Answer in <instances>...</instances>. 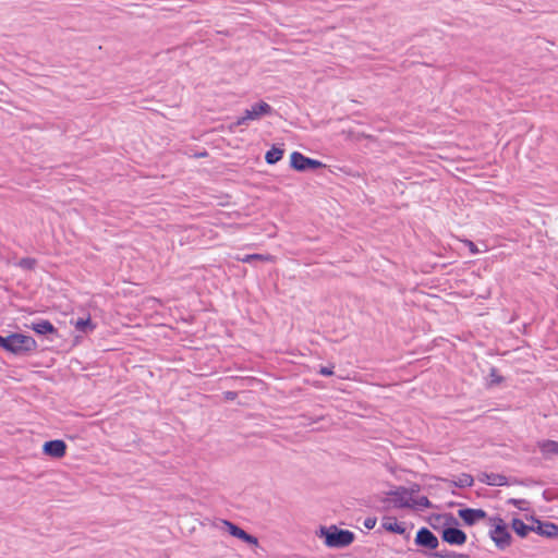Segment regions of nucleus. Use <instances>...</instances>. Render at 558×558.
<instances>
[{"label": "nucleus", "instance_id": "nucleus-35", "mask_svg": "<svg viewBox=\"0 0 558 558\" xmlns=\"http://www.w3.org/2000/svg\"><path fill=\"white\" fill-rule=\"evenodd\" d=\"M457 558H470V555L457 553Z\"/></svg>", "mask_w": 558, "mask_h": 558}, {"label": "nucleus", "instance_id": "nucleus-32", "mask_svg": "<svg viewBox=\"0 0 558 558\" xmlns=\"http://www.w3.org/2000/svg\"><path fill=\"white\" fill-rule=\"evenodd\" d=\"M525 519L527 521H531L533 523L532 525H537V522H542L543 521L539 518H537L535 514L525 515Z\"/></svg>", "mask_w": 558, "mask_h": 558}, {"label": "nucleus", "instance_id": "nucleus-3", "mask_svg": "<svg viewBox=\"0 0 558 558\" xmlns=\"http://www.w3.org/2000/svg\"><path fill=\"white\" fill-rule=\"evenodd\" d=\"M315 535L323 541L328 548L342 549L349 547L355 541V534L345 529H341L336 524L319 525L315 531Z\"/></svg>", "mask_w": 558, "mask_h": 558}, {"label": "nucleus", "instance_id": "nucleus-22", "mask_svg": "<svg viewBox=\"0 0 558 558\" xmlns=\"http://www.w3.org/2000/svg\"><path fill=\"white\" fill-rule=\"evenodd\" d=\"M451 483L458 488H465L473 486L474 478L471 474L462 473L457 481H451Z\"/></svg>", "mask_w": 558, "mask_h": 558}, {"label": "nucleus", "instance_id": "nucleus-29", "mask_svg": "<svg viewBox=\"0 0 558 558\" xmlns=\"http://www.w3.org/2000/svg\"><path fill=\"white\" fill-rule=\"evenodd\" d=\"M376 523H377V518L376 517H367L364 520V526L367 530H373L376 526Z\"/></svg>", "mask_w": 558, "mask_h": 558}, {"label": "nucleus", "instance_id": "nucleus-20", "mask_svg": "<svg viewBox=\"0 0 558 558\" xmlns=\"http://www.w3.org/2000/svg\"><path fill=\"white\" fill-rule=\"evenodd\" d=\"M434 507V504L426 496L411 498V510L420 511L424 509H433Z\"/></svg>", "mask_w": 558, "mask_h": 558}, {"label": "nucleus", "instance_id": "nucleus-27", "mask_svg": "<svg viewBox=\"0 0 558 558\" xmlns=\"http://www.w3.org/2000/svg\"><path fill=\"white\" fill-rule=\"evenodd\" d=\"M333 365H330V366H319V369L317 371V373L324 377H330L333 375Z\"/></svg>", "mask_w": 558, "mask_h": 558}, {"label": "nucleus", "instance_id": "nucleus-13", "mask_svg": "<svg viewBox=\"0 0 558 558\" xmlns=\"http://www.w3.org/2000/svg\"><path fill=\"white\" fill-rule=\"evenodd\" d=\"M381 529L388 533L398 534L409 539L410 534L407 533V527L403 522H398L396 517H384Z\"/></svg>", "mask_w": 558, "mask_h": 558}, {"label": "nucleus", "instance_id": "nucleus-10", "mask_svg": "<svg viewBox=\"0 0 558 558\" xmlns=\"http://www.w3.org/2000/svg\"><path fill=\"white\" fill-rule=\"evenodd\" d=\"M414 544L425 551H437L439 539L428 527L422 526L416 532Z\"/></svg>", "mask_w": 558, "mask_h": 558}, {"label": "nucleus", "instance_id": "nucleus-26", "mask_svg": "<svg viewBox=\"0 0 558 558\" xmlns=\"http://www.w3.org/2000/svg\"><path fill=\"white\" fill-rule=\"evenodd\" d=\"M36 265L37 260L33 257H23L16 263V266L24 270H34Z\"/></svg>", "mask_w": 558, "mask_h": 558}, {"label": "nucleus", "instance_id": "nucleus-9", "mask_svg": "<svg viewBox=\"0 0 558 558\" xmlns=\"http://www.w3.org/2000/svg\"><path fill=\"white\" fill-rule=\"evenodd\" d=\"M458 520L460 519L465 526H474L478 522L486 520L488 522V513L482 508H471L462 506L458 512Z\"/></svg>", "mask_w": 558, "mask_h": 558}, {"label": "nucleus", "instance_id": "nucleus-34", "mask_svg": "<svg viewBox=\"0 0 558 558\" xmlns=\"http://www.w3.org/2000/svg\"><path fill=\"white\" fill-rule=\"evenodd\" d=\"M543 497H544V499H545V500H547V501H550V500H551V498L548 496V490H544V492H543Z\"/></svg>", "mask_w": 558, "mask_h": 558}, {"label": "nucleus", "instance_id": "nucleus-16", "mask_svg": "<svg viewBox=\"0 0 558 558\" xmlns=\"http://www.w3.org/2000/svg\"><path fill=\"white\" fill-rule=\"evenodd\" d=\"M509 525L511 531L520 538H525L531 532H534V525L526 524L519 517H513Z\"/></svg>", "mask_w": 558, "mask_h": 558}, {"label": "nucleus", "instance_id": "nucleus-25", "mask_svg": "<svg viewBox=\"0 0 558 558\" xmlns=\"http://www.w3.org/2000/svg\"><path fill=\"white\" fill-rule=\"evenodd\" d=\"M422 489V486L417 483H412L409 487L399 486V492L401 494H408L409 498H414V495L418 494Z\"/></svg>", "mask_w": 558, "mask_h": 558}, {"label": "nucleus", "instance_id": "nucleus-5", "mask_svg": "<svg viewBox=\"0 0 558 558\" xmlns=\"http://www.w3.org/2000/svg\"><path fill=\"white\" fill-rule=\"evenodd\" d=\"M275 112L274 108L264 100H259L252 105L251 108L245 109L243 114L230 125V130L235 126L247 125L250 121L259 120L263 117L271 116Z\"/></svg>", "mask_w": 558, "mask_h": 558}, {"label": "nucleus", "instance_id": "nucleus-18", "mask_svg": "<svg viewBox=\"0 0 558 558\" xmlns=\"http://www.w3.org/2000/svg\"><path fill=\"white\" fill-rule=\"evenodd\" d=\"M286 149L283 148V144L277 145L274 144L265 154V161L267 165H276L279 162L284 156Z\"/></svg>", "mask_w": 558, "mask_h": 558}, {"label": "nucleus", "instance_id": "nucleus-36", "mask_svg": "<svg viewBox=\"0 0 558 558\" xmlns=\"http://www.w3.org/2000/svg\"><path fill=\"white\" fill-rule=\"evenodd\" d=\"M440 520H435V519H432V522L437 524V522H439Z\"/></svg>", "mask_w": 558, "mask_h": 558}, {"label": "nucleus", "instance_id": "nucleus-14", "mask_svg": "<svg viewBox=\"0 0 558 558\" xmlns=\"http://www.w3.org/2000/svg\"><path fill=\"white\" fill-rule=\"evenodd\" d=\"M534 533L548 539H557L558 524L543 520L542 522H537V525H534Z\"/></svg>", "mask_w": 558, "mask_h": 558}, {"label": "nucleus", "instance_id": "nucleus-21", "mask_svg": "<svg viewBox=\"0 0 558 558\" xmlns=\"http://www.w3.org/2000/svg\"><path fill=\"white\" fill-rule=\"evenodd\" d=\"M272 259V255L259 253L246 254L243 258H239V260H241L242 263L247 264H252L253 262H271Z\"/></svg>", "mask_w": 558, "mask_h": 558}, {"label": "nucleus", "instance_id": "nucleus-24", "mask_svg": "<svg viewBox=\"0 0 558 558\" xmlns=\"http://www.w3.org/2000/svg\"><path fill=\"white\" fill-rule=\"evenodd\" d=\"M427 558H457V553L451 550L422 551Z\"/></svg>", "mask_w": 558, "mask_h": 558}, {"label": "nucleus", "instance_id": "nucleus-33", "mask_svg": "<svg viewBox=\"0 0 558 558\" xmlns=\"http://www.w3.org/2000/svg\"><path fill=\"white\" fill-rule=\"evenodd\" d=\"M208 156V151L206 149H203L202 151H197L194 154L195 158H205Z\"/></svg>", "mask_w": 558, "mask_h": 558}, {"label": "nucleus", "instance_id": "nucleus-19", "mask_svg": "<svg viewBox=\"0 0 558 558\" xmlns=\"http://www.w3.org/2000/svg\"><path fill=\"white\" fill-rule=\"evenodd\" d=\"M75 329L84 335H88L90 332H93L97 325L96 323L93 322L90 315H88L87 317H78L75 322H71Z\"/></svg>", "mask_w": 558, "mask_h": 558}, {"label": "nucleus", "instance_id": "nucleus-4", "mask_svg": "<svg viewBox=\"0 0 558 558\" xmlns=\"http://www.w3.org/2000/svg\"><path fill=\"white\" fill-rule=\"evenodd\" d=\"M488 536L498 550L505 551L509 548L514 538L511 534L509 523H507L499 514L488 518Z\"/></svg>", "mask_w": 558, "mask_h": 558}, {"label": "nucleus", "instance_id": "nucleus-6", "mask_svg": "<svg viewBox=\"0 0 558 558\" xmlns=\"http://www.w3.org/2000/svg\"><path fill=\"white\" fill-rule=\"evenodd\" d=\"M289 166L292 170L301 173L316 172L326 168V165L320 160L307 157L298 150L290 154Z\"/></svg>", "mask_w": 558, "mask_h": 558}, {"label": "nucleus", "instance_id": "nucleus-12", "mask_svg": "<svg viewBox=\"0 0 558 558\" xmlns=\"http://www.w3.org/2000/svg\"><path fill=\"white\" fill-rule=\"evenodd\" d=\"M478 481L489 486H509L510 484L518 483L522 484V481L517 478L510 480L504 474L482 472L478 475Z\"/></svg>", "mask_w": 558, "mask_h": 558}, {"label": "nucleus", "instance_id": "nucleus-11", "mask_svg": "<svg viewBox=\"0 0 558 558\" xmlns=\"http://www.w3.org/2000/svg\"><path fill=\"white\" fill-rule=\"evenodd\" d=\"M66 442L63 439L47 440L43 445V453L52 459H61L66 454Z\"/></svg>", "mask_w": 558, "mask_h": 558}, {"label": "nucleus", "instance_id": "nucleus-8", "mask_svg": "<svg viewBox=\"0 0 558 558\" xmlns=\"http://www.w3.org/2000/svg\"><path fill=\"white\" fill-rule=\"evenodd\" d=\"M25 328L31 329L37 336L44 337L49 341L60 337L58 328L48 319H37L29 324H24Z\"/></svg>", "mask_w": 558, "mask_h": 558}, {"label": "nucleus", "instance_id": "nucleus-23", "mask_svg": "<svg viewBox=\"0 0 558 558\" xmlns=\"http://www.w3.org/2000/svg\"><path fill=\"white\" fill-rule=\"evenodd\" d=\"M489 381L487 383V387L492 388L494 386H498L505 381V377L499 375L497 367L492 366L489 368Z\"/></svg>", "mask_w": 558, "mask_h": 558}, {"label": "nucleus", "instance_id": "nucleus-30", "mask_svg": "<svg viewBox=\"0 0 558 558\" xmlns=\"http://www.w3.org/2000/svg\"><path fill=\"white\" fill-rule=\"evenodd\" d=\"M464 244L469 247V251L472 255H475L480 252V250L477 248L476 244L473 241L465 239Z\"/></svg>", "mask_w": 558, "mask_h": 558}, {"label": "nucleus", "instance_id": "nucleus-2", "mask_svg": "<svg viewBox=\"0 0 558 558\" xmlns=\"http://www.w3.org/2000/svg\"><path fill=\"white\" fill-rule=\"evenodd\" d=\"M37 348V341L29 335L13 331L7 336L0 335V349L14 356H27Z\"/></svg>", "mask_w": 558, "mask_h": 558}, {"label": "nucleus", "instance_id": "nucleus-15", "mask_svg": "<svg viewBox=\"0 0 558 558\" xmlns=\"http://www.w3.org/2000/svg\"><path fill=\"white\" fill-rule=\"evenodd\" d=\"M388 499L392 501L393 507L397 509H410L411 498H409L408 494H401L399 492V486L395 487L386 493Z\"/></svg>", "mask_w": 558, "mask_h": 558}, {"label": "nucleus", "instance_id": "nucleus-17", "mask_svg": "<svg viewBox=\"0 0 558 558\" xmlns=\"http://www.w3.org/2000/svg\"><path fill=\"white\" fill-rule=\"evenodd\" d=\"M536 446L545 460L551 459L558 454V441L551 439H543L536 442Z\"/></svg>", "mask_w": 558, "mask_h": 558}, {"label": "nucleus", "instance_id": "nucleus-1", "mask_svg": "<svg viewBox=\"0 0 558 558\" xmlns=\"http://www.w3.org/2000/svg\"><path fill=\"white\" fill-rule=\"evenodd\" d=\"M428 523L439 532L441 541L450 546H462L468 541L466 533L452 513H434L428 518Z\"/></svg>", "mask_w": 558, "mask_h": 558}, {"label": "nucleus", "instance_id": "nucleus-7", "mask_svg": "<svg viewBox=\"0 0 558 558\" xmlns=\"http://www.w3.org/2000/svg\"><path fill=\"white\" fill-rule=\"evenodd\" d=\"M218 526L248 546H258V538L255 535L247 533L239 524L230 520L220 519Z\"/></svg>", "mask_w": 558, "mask_h": 558}, {"label": "nucleus", "instance_id": "nucleus-31", "mask_svg": "<svg viewBox=\"0 0 558 558\" xmlns=\"http://www.w3.org/2000/svg\"><path fill=\"white\" fill-rule=\"evenodd\" d=\"M238 397V392L236 391H225L223 392V399L227 400V401H233L235 400Z\"/></svg>", "mask_w": 558, "mask_h": 558}, {"label": "nucleus", "instance_id": "nucleus-28", "mask_svg": "<svg viewBox=\"0 0 558 558\" xmlns=\"http://www.w3.org/2000/svg\"><path fill=\"white\" fill-rule=\"evenodd\" d=\"M508 504L514 506L519 510H524L525 508L523 506L527 504V501L525 499L510 498Z\"/></svg>", "mask_w": 558, "mask_h": 558}]
</instances>
